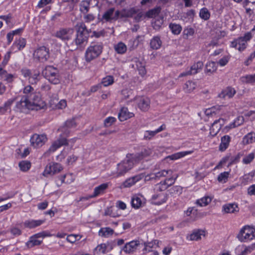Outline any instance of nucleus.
<instances>
[{
	"instance_id": "nucleus-59",
	"label": "nucleus",
	"mask_w": 255,
	"mask_h": 255,
	"mask_svg": "<svg viewBox=\"0 0 255 255\" xmlns=\"http://www.w3.org/2000/svg\"><path fill=\"white\" fill-rule=\"evenodd\" d=\"M163 22V18L161 17H157L154 22H152V26L154 29L158 30L162 25Z\"/></svg>"
},
{
	"instance_id": "nucleus-2",
	"label": "nucleus",
	"mask_w": 255,
	"mask_h": 255,
	"mask_svg": "<svg viewBox=\"0 0 255 255\" xmlns=\"http://www.w3.org/2000/svg\"><path fill=\"white\" fill-rule=\"evenodd\" d=\"M133 157L132 154H128L126 158L117 165L116 170L112 172V175L114 177H119L130 170L136 164Z\"/></svg>"
},
{
	"instance_id": "nucleus-28",
	"label": "nucleus",
	"mask_w": 255,
	"mask_h": 255,
	"mask_svg": "<svg viewBox=\"0 0 255 255\" xmlns=\"http://www.w3.org/2000/svg\"><path fill=\"white\" fill-rule=\"evenodd\" d=\"M174 175H176V174H173V171L171 169L168 170H162L160 171H158L155 173L154 174H151L152 176L151 178V179H156V178H161L162 177H170L172 176H174Z\"/></svg>"
},
{
	"instance_id": "nucleus-15",
	"label": "nucleus",
	"mask_w": 255,
	"mask_h": 255,
	"mask_svg": "<svg viewBox=\"0 0 255 255\" xmlns=\"http://www.w3.org/2000/svg\"><path fill=\"white\" fill-rule=\"evenodd\" d=\"M63 169L61 164L58 163H51L47 165L43 171V175H53L60 172Z\"/></svg>"
},
{
	"instance_id": "nucleus-26",
	"label": "nucleus",
	"mask_w": 255,
	"mask_h": 255,
	"mask_svg": "<svg viewBox=\"0 0 255 255\" xmlns=\"http://www.w3.org/2000/svg\"><path fill=\"white\" fill-rule=\"evenodd\" d=\"M254 250L253 246L239 245L235 249L236 255H248Z\"/></svg>"
},
{
	"instance_id": "nucleus-50",
	"label": "nucleus",
	"mask_w": 255,
	"mask_h": 255,
	"mask_svg": "<svg viewBox=\"0 0 255 255\" xmlns=\"http://www.w3.org/2000/svg\"><path fill=\"white\" fill-rule=\"evenodd\" d=\"M199 16L204 20H208L210 17V12L206 7H203L200 10Z\"/></svg>"
},
{
	"instance_id": "nucleus-36",
	"label": "nucleus",
	"mask_w": 255,
	"mask_h": 255,
	"mask_svg": "<svg viewBox=\"0 0 255 255\" xmlns=\"http://www.w3.org/2000/svg\"><path fill=\"white\" fill-rule=\"evenodd\" d=\"M217 70V63L213 61H209L205 65V73L207 74L211 75L215 73Z\"/></svg>"
},
{
	"instance_id": "nucleus-57",
	"label": "nucleus",
	"mask_w": 255,
	"mask_h": 255,
	"mask_svg": "<svg viewBox=\"0 0 255 255\" xmlns=\"http://www.w3.org/2000/svg\"><path fill=\"white\" fill-rule=\"evenodd\" d=\"M114 78L111 76H108L103 78L102 84L104 86L107 87L112 85L114 83Z\"/></svg>"
},
{
	"instance_id": "nucleus-31",
	"label": "nucleus",
	"mask_w": 255,
	"mask_h": 255,
	"mask_svg": "<svg viewBox=\"0 0 255 255\" xmlns=\"http://www.w3.org/2000/svg\"><path fill=\"white\" fill-rule=\"evenodd\" d=\"M112 249L111 246L108 243L99 245L95 249V252L97 254H105Z\"/></svg>"
},
{
	"instance_id": "nucleus-63",
	"label": "nucleus",
	"mask_w": 255,
	"mask_h": 255,
	"mask_svg": "<svg viewBox=\"0 0 255 255\" xmlns=\"http://www.w3.org/2000/svg\"><path fill=\"white\" fill-rule=\"evenodd\" d=\"M230 60V57L228 56H225L220 59L218 62V64L221 66L223 67L227 64Z\"/></svg>"
},
{
	"instance_id": "nucleus-14",
	"label": "nucleus",
	"mask_w": 255,
	"mask_h": 255,
	"mask_svg": "<svg viewBox=\"0 0 255 255\" xmlns=\"http://www.w3.org/2000/svg\"><path fill=\"white\" fill-rule=\"evenodd\" d=\"M47 139L45 134H34L30 138V142L32 146L37 148L42 146Z\"/></svg>"
},
{
	"instance_id": "nucleus-49",
	"label": "nucleus",
	"mask_w": 255,
	"mask_h": 255,
	"mask_svg": "<svg viewBox=\"0 0 255 255\" xmlns=\"http://www.w3.org/2000/svg\"><path fill=\"white\" fill-rule=\"evenodd\" d=\"M212 201L211 197L205 196L196 201V204L199 206L204 207L208 205Z\"/></svg>"
},
{
	"instance_id": "nucleus-22",
	"label": "nucleus",
	"mask_w": 255,
	"mask_h": 255,
	"mask_svg": "<svg viewBox=\"0 0 255 255\" xmlns=\"http://www.w3.org/2000/svg\"><path fill=\"white\" fill-rule=\"evenodd\" d=\"M205 236V232L202 230H194L193 232L187 235L186 240L190 241H198L202 239V237Z\"/></svg>"
},
{
	"instance_id": "nucleus-60",
	"label": "nucleus",
	"mask_w": 255,
	"mask_h": 255,
	"mask_svg": "<svg viewBox=\"0 0 255 255\" xmlns=\"http://www.w3.org/2000/svg\"><path fill=\"white\" fill-rule=\"evenodd\" d=\"M229 172H224L220 173L218 177V180L220 182L225 183L229 177Z\"/></svg>"
},
{
	"instance_id": "nucleus-32",
	"label": "nucleus",
	"mask_w": 255,
	"mask_h": 255,
	"mask_svg": "<svg viewBox=\"0 0 255 255\" xmlns=\"http://www.w3.org/2000/svg\"><path fill=\"white\" fill-rule=\"evenodd\" d=\"M231 138L228 135H225L221 138V143L219 145V149L221 151H225L229 147Z\"/></svg>"
},
{
	"instance_id": "nucleus-62",
	"label": "nucleus",
	"mask_w": 255,
	"mask_h": 255,
	"mask_svg": "<svg viewBox=\"0 0 255 255\" xmlns=\"http://www.w3.org/2000/svg\"><path fill=\"white\" fill-rule=\"evenodd\" d=\"M155 132L152 130H146L144 132V139L149 140L156 135Z\"/></svg>"
},
{
	"instance_id": "nucleus-47",
	"label": "nucleus",
	"mask_w": 255,
	"mask_h": 255,
	"mask_svg": "<svg viewBox=\"0 0 255 255\" xmlns=\"http://www.w3.org/2000/svg\"><path fill=\"white\" fill-rule=\"evenodd\" d=\"M90 1L88 0H83L80 5V10L83 14H86L89 11Z\"/></svg>"
},
{
	"instance_id": "nucleus-38",
	"label": "nucleus",
	"mask_w": 255,
	"mask_h": 255,
	"mask_svg": "<svg viewBox=\"0 0 255 255\" xmlns=\"http://www.w3.org/2000/svg\"><path fill=\"white\" fill-rule=\"evenodd\" d=\"M162 43L160 37L155 36L150 40V46L152 49L157 50L161 47Z\"/></svg>"
},
{
	"instance_id": "nucleus-17",
	"label": "nucleus",
	"mask_w": 255,
	"mask_h": 255,
	"mask_svg": "<svg viewBox=\"0 0 255 255\" xmlns=\"http://www.w3.org/2000/svg\"><path fill=\"white\" fill-rule=\"evenodd\" d=\"M143 178L146 179L147 176L144 173H140L132 177L128 178L123 183V186L125 188L130 187L135 185L137 182L140 181Z\"/></svg>"
},
{
	"instance_id": "nucleus-55",
	"label": "nucleus",
	"mask_w": 255,
	"mask_h": 255,
	"mask_svg": "<svg viewBox=\"0 0 255 255\" xmlns=\"http://www.w3.org/2000/svg\"><path fill=\"white\" fill-rule=\"evenodd\" d=\"M255 157V154L254 152L250 153L243 158L242 162L245 164H250L252 162Z\"/></svg>"
},
{
	"instance_id": "nucleus-41",
	"label": "nucleus",
	"mask_w": 255,
	"mask_h": 255,
	"mask_svg": "<svg viewBox=\"0 0 255 255\" xmlns=\"http://www.w3.org/2000/svg\"><path fill=\"white\" fill-rule=\"evenodd\" d=\"M242 143L244 145H247L255 142V133L251 132L245 135L242 139Z\"/></svg>"
},
{
	"instance_id": "nucleus-18",
	"label": "nucleus",
	"mask_w": 255,
	"mask_h": 255,
	"mask_svg": "<svg viewBox=\"0 0 255 255\" xmlns=\"http://www.w3.org/2000/svg\"><path fill=\"white\" fill-rule=\"evenodd\" d=\"M139 245V241L133 240L126 243L123 247L122 251L127 254H131L136 251Z\"/></svg>"
},
{
	"instance_id": "nucleus-37",
	"label": "nucleus",
	"mask_w": 255,
	"mask_h": 255,
	"mask_svg": "<svg viewBox=\"0 0 255 255\" xmlns=\"http://www.w3.org/2000/svg\"><path fill=\"white\" fill-rule=\"evenodd\" d=\"M197 87V83L193 81H188L184 84L183 89L186 93H191Z\"/></svg>"
},
{
	"instance_id": "nucleus-21",
	"label": "nucleus",
	"mask_w": 255,
	"mask_h": 255,
	"mask_svg": "<svg viewBox=\"0 0 255 255\" xmlns=\"http://www.w3.org/2000/svg\"><path fill=\"white\" fill-rule=\"evenodd\" d=\"M152 153V150L150 148H146L142 150L140 152L136 154H132V156H133V160L137 164L139 161L150 156Z\"/></svg>"
},
{
	"instance_id": "nucleus-56",
	"label": "nucleus",
	"mask_w": 255,
	"mask_h": 255,
	"mask_svg": "<svg viewBox=\"0 0 255 255\" xmlns=\"http://www.w3.org/2000/svg\"><path fill=\"white\" fill-rule=\"evenodd\" d=\"M255 172L254 171L245 174L242 177L243 183L246 184H247L248 182H252L253 180V178L255 176Z\"/></svg>"
},
{
	"instance_id": "nucleus-8",
	"label": "nucleus",
	"mask_w": 255,
	"mask_h": 255,
	"mask_svg": "<svg viewBox=\"0 0 255 255\" xmlns=\"http://www.w3.org/2000/svg\"><path fill=\"white\" fill-rule=\"evenodd\" d=\"M252 38L251 32H248L244 34V36L239 37L232 41L231 47L235 48L239 51H242L246 48L248 41H250Z\"/></svg>"
},
{
	"instance_id": "nucleus-46",
	"label": "nucleus",
	"mask_w": 255,
	"mask_h": 255,
	"mask_svg": "<svg viewBox=\"0 0 255 255\" xmlns=\"http://www.w3.org/2000/svg\"><path fill=\"white\" fill-rule=\"evenodd\" d=\"M15 101L14 98L8 99L6 101L2 107H0V115L4 114L8 110L10 109V107Z\"/></svg>"
},
{
	"instance_id": "nucleus-35",
	"label": "nucleus",
	"mask_w": 255,
	"mask_h": 255,
	"mask_svg": "<svg viewBox=\"0 0 255 255\" xmlns=\"http://www.w3.org/2000/svg\"><path fill=\"white\" fill-rule=\"evenodd\" d=\"M44 223L41 220H28L24 222V226L26 228L32 229L40 226Z\"/></svg>"
},
{
	"instance_id": "nucleus-42",
	"label": "nucleus",
	"mask_w": 255,
	"mask_h": 255,
	"mask_svg": "<svg viewBox=\"0 0 255 255\" xmlns=\"http://www.w3.org/2000/svg\"><path fill=\"white\" fill-rule=\"evenodd\" d=\"M38 238L35 235H34L32 237H31L28 242L26 243V246L28 248H31L35 246L40 245L42 241L39 240L38 239Z\"/></svg>"
},
{
	"instance_id": "nucleus-7",
	"label": "nucleus",
	"mask_w": 255,
	"mask_h": 255,
	"mask_svg": "<svg viewBox=\"0 0 255 255\" xmlns=\"http://www.w3.org/2000/svg\"><path fill=\"white\" fill-rule=\"evenodd\" d=\"M133 11L131 9L127 14H125L123 12L119 10H115L114 8H111L108 9L102 16L103 20L106 21L111 22L117 20L120 17L131 16V12Z\"/></svg>"
},
{
	"instance_id": "nucleus-64",
	"label": "nucleus",
	"mask_w": 255,
	"mask_h": 255,
	"mask_svg": "<svg viewBox=\"0 0 255 255\" xmlns=\"http://www.w3.org/2000/svg\"><path fill=\"white\" fill-rule=\"evenodd\" d=\"M83 17L86 22H90L91 21H92L95 18V16L91 13L84 14Z\"/></svg>"
},
{
	"instance_id": "nucleus-16",
	"label": "nucleus",
	"mask_w": 255,
	"mask_h": 255,
	"mask_svg": "<svg viewBox=\"0 0 255 255\" xmlns=\"http://www.w3.org/2000/svg\"><path fill=\"white\" fill-rule=\"evenodd\" d=\"M134 100L138 108L143 112L147 111L150 108V100L144 97H136Z\"/></svg>"
},
{
	"instance_id": "nucleus-1",
	"label": "nucleus",
	"mask_w": 255,
	"mask_h": 255,
	"mask_svg": "<svg viewBox=\"0 0 255 255\" xmlns=\"http://www.w3.org/2000/svg\"><path fill=\"white\" fill-rule=\"evenodd\" d=\"M76 126V123L74 119L69 120L65 123V124L62 127L58 129V131L61 132V134L66 136L69 133L70 129L75 128ZM67 144L68 140L66 137L61 134L59 137L52 143L48 149V151L53 152L61 146Z\"/></svg>"
},
{
	"instance_id": "nucleus-58",
	"label": "nucleus",
	"mask_w": 255,
	"mask_h": 255,
	"mask_svg": "<svg viewBox=\"0 0 255 255\" xmlns=\"http://www.w3.org/2000/svg\"><path fill=\"white\" fill-rule=\"evenodd\" d=\"M242 79L243 82L248 83H255V74L247 75L242 77Z\"/></svg>"
},
{
	"instance_id": "nucleus-54",
	"label": "nucleus",
	"mask_w": 255,
	"mask_h": 255,
	"mask_svg": "<svg viewBox=\"0 0 255 255\" xmlns=\"http://www.w3.org/2000/svg\"><path fill=\"white\" fill-rule=\"evenodd\" d=\"M77 34H87V29L85 24L83 22H79L76 25Z\"/></svg>"
},
{
	"instance_id": "nucleus-44",
	"label": "nucleus",
	"mask_w": 255,
	"mask_h": 255,
	"mask_svg": "<svg viewBox=\"0 0 255 255\" xmlns=\"http://www.w3.org/2000/svg\"><path fill=\"white\" fill-rule=\"evenodd\" d=\"M135 66L138 71V73L141 76H144L146 74V71L145 68V63L143 61L137 60L135 62Z\"/></svg>"
},
{
	"instance_id": "nucleus-45",
	"label": "nucleus",
	"mask_w": 255,
	"mask_h": 255,
	"mask_svg": "<svg viewBox=\"0 0 255 255\" xmlns=\"http://www.w3.org/2000/svg\"><path fill=\"white\" fill-rule=\"evenodd\" d=\"M114 234V230L109 228H102L99 231V235L103 237L108 238Z\"/></svg>"
},
{
	"instance_id": "nucleus-24",
	"label": "nucleus",
	"mask_w": 255,
	"mask_h": 255,
	"mask_svg": "<svg viewBox=\"0 0 255 255\" xmlns=\"http://www.w3.org/2000/svg\"><path fill=\"white\" fill-rule=\"evenodd\" d=\"M145 199L142 195L140 194H137L132 197L131 205L133 208L138 209L143 206L145 203Z\"/></svg>"
},
{
	"instance_id": "nucleus-39",
	"label": "nucleus",
	"mask_w": 255,
	"mask_h": 255,
	"mask_svg": "<svg viewBox=\"0 0 255 255\" xmlns=\"http://www.w3.org/2000/svg\"><path fill=\"white\" fill-rule=\"evenodd\" d=\"M108 183H103L96 187L94 189V193L91 196V198L96 197L100 194H103L105 190L108 188Z\"/></svg>"
},
{
	"instance_id": "nucleus-4",
	"label": "nucleus",
	"mask_w": 255,
	"mask_h": 255,
	"mask_svg": "<svg viewBox=\"0 0 255 255\" xmlns=\"http://www.w3.org/2000/svg\"><path fill=\"white\" fill-rule=\"evenodd\" d=\"M43 108V107L37 106L36 104L29 100L26 97H21L20 100L16 102L14 110L18 112L25 113L28 110H38Z\"/></svg>"
},
{
	"instance_id": "nucleus-10",
	"label": "nucleus",
	"mask_w": 255,
	"mask_h": 255,
	"mask_svg": "<svg viewBox=\"0 0 255 255\" xmlns=\"http://www.w3.org/2000/svg\"><path fill=\"white\" fill-rule=\"evenodd\" d=\"M21 72L24 77L27 78L28 82L31 84H36L40 79V72L37 70L23 68Z\"/></svg>"
},
{
	"instance_id": "nucleus-27",
	"label": "nucleus",
	"mask_w": 255,
	"mask_h": 255,
	"mask_svg": "<svg viewBox=\"0 0 255 255\" xmlns=\"http://www.w3.org/2000/svg\"><path fill=\"white\" fill-rule=\"evenodd\" d=\"M236 90L230 87H228L223 90L218 95L219 97L225 100L233 97L236 94Z\"/></svg>"
},
{
	"instance_id": "nucleus-30",
	"label": "nucleus",
	"mask_w": 255,
	"mask_h": 255,
	"mask_svg": "<svg viewBox=\"0 0 255 255\" xmlns=\"http://www.w3.org/2000/svg\"><path fill=\"white\" fill-rule=\"evenodd\" d=\"M26 45V40L23 38H19L15 40L12 46V49L14 52L21 50Z\"/></svg>"
},
{
	"instance_id": "nucleus-51",
	"label": "nucleus",
	"mask_w": 255,
	"mask_h": 255,
	"mask_svg": "<svg viewBox=\"0 0 255 255\" xmlns=\"http://www.w3.org/2000/svg\"><path fill=\"white\" fill-rule=\"evenodd\" d=\"M169 27L172 33L175 35L180 34L182 30L181 26L179 24L175 23H170Z\"/></svg>"
},
{
	"instance_id": "nucleus-23",
	"label": "nucleus",
	"mask_w": 255,
	"mask_h": 255,
	"mask_svg": "<svg viewBox=\"0 0 255 255\" xmlns=\"http://www.w3.org/2000/svg\"><path fill=\"white\" fill-rule=\"evenodd\" d=\"M167 200V194L161 192L159 194H155L153 195L151 198V202L154 205H160L166 202Z\"/></svg>"
},
{
	"instance_id": "nucleus-34",
	"label": "nucleus",
	"mask_w": 255,
	"mask_h": 255,
	"mask_svg": "<svg viewBox=\"0 0 255 255\" xmlns=\"http://www.w3.org/2000/svg\"><path fill=\"white\" fill-rule=\"evenodd\" d=\"M239 207L236 204H227L223 206V211L225 213H235L239 212Z\"/></svg>"
},
{
	"instance_id": "nucleus-33",
	"label": "nucleus",
	"mask_w": 255,
	"mask_h": 255,
	"mask_svg": "<svg viewBox=\"0 0 255 255\" xmlns=\"http://www.w3.org/2000/svg\"><path fill=\"white\" fill-rule=\"evenodd\" d=\"M193 152V150L189 151H183L178 152L175 153L173 154L169 155L166 157L167 159H170V160H175L182 158L187 155L192 154Z\"/></svg>"
},
{
	"instance_id": "nucleus-53",
	"label": "nucleus",
	"mask_w": 255,
	"mask_h": 255,
	"mask_svg": "<svg viewBox=\"0 0 255 255\" xmlns=\"http://www.w3.org/2000/svg\"><path fill=\"white\" fill-rule=\"evenodd\" d=\"M87 34H77V37L75 40V42L77 45L83 44L87 40Z\"/></svg>"
},
{
	"instance_id": "nucleus-43",
	"label": "nucleus",
	"mask_w": 255,
	"mask_h": 255,
	"mask_svg": "<svg viewBox=\"0 0 255 255\" xmlns=\"http://www.w3.org/2000/svg\"><path fill=\"white\" fill-rule=\"evenodd\" d=\"M203 63L201 61H198L194 63L190 68V73L191 74H196L199 72L203 67Z\"/></svg>"
},
{
	"instance_id": "nucleus-25",
	"label": "nucleus",
	"mask_w": 255,
	"mask_h": 255,
	"mask_svg": "<svg viewBox=\"0 0 255 255\" xmlns=\"http://www.w3.org/2000/svg\"><path fill=\"white\" fill-rule=\"evenodd\" d=\"M134 116V114L129 112L128 108L125 107L122 108L118 114V118L121 122L125 121Z\"/></svg>"
},
{
	"instance_id": "nucleus-3",
	"label": "nucleus",
	"mask_w": 255,
	"mask_h": 255,
	"mask_svg": "<svg viewBox=\"0 0 255 255\" xmlns=\"http://www.w3.org/2000/svg\"><path fill=\"white\" fill-rule=\"evenodd\" d=\"M103 46L99 42H92L86 49L85 59L86 62H90L98 57L103 51Z\"/></svg>"
},
{
	"instance_id": "nucleus-48",
	"label": "nucleus",
	"mask_w": 255,
	"mask_h": 255,
	"mask_svg": "<svg viewBox=\"0 0 255 255\" xmlns=\"http://www.w3.org/2000/svg\"><path fill=\"white\" fill-rule=\"evenodd\" d=\"M160 12V8L159 7H156L147 11L145 13V15L147 18H155L158 15Z\"/></svg>"
},
{
	"instance_id": "nucleus-6",
	"label": "nucleus",
	"mask_w": 255,
	"mask_h": 255,
	"mask_svg": "<svg viewBox=\"0 0 255 255\" xmlns=\"http://www.w3.org/2000/svg\"><path fill=\"white\" fill-rule=\"evenodd\" d=\"M237 238L241 242H249L255 240V228L250 226H245L241 229Z\"/></svg>"
},
{
	"instance_id": "nucleus-29",
	"label": "nucleus",
	"mask_w": 255,
	"mask_h": 255,
	"mask_svg": "<svg viewBox=\"0 0 255 255\" xmlns=\"http://www.w3.org/2000/svg\"><path fill=\"white\" fill-rule=\"evenodd\" d=\"M158 241L153 240L150 242L144 243L143 249V254H147L152 251H155L154 249L158 246Z\"/></svg>"
},
{
	"instance_id": "nucleus-20",
	"label": "nucleus",
	"mask_w": 255,
	"mask_h": 255,
	"mask_svg": "<svg viewBox=\"0 0 255 255\" xmlns=\"http://www.w3.org/2000/svg\"><path fill=\"white\" fill-rule=\"evenodd\" d=\"M50 107L55 109H63L67 106V102L65 100H61L58 102L57 95L51 98L49 102Z\"/></svg>"
},
{
	"instance_id": "nucleus-19",
	"label": "nucleus",
	"mask_w": 255,
	"mask_h": 255,
	"mask_svg": "<svg viewBox=\"0 0 255 255\" xmlns=\"http://www.w3.org/2000/svg\"><path fill=\"white\" fill-rule=\"evenodd\" d=\"M224 123V120L222 118L215 121L210 128L209 133L210 136L211 137L216 136L220 130Z\"/></svg>"
},
{
	"instance_id": "nucleus-5",
	"label": "nucleus",
	"mask_w": 255,
	"mask_h": 255,
	"mask_svg": "<svg viewBox=\"0 0 255 255\" xmlns=\"http://www.w3.org/2000/svg\"><path fill=\"white\" fill-rule=\"evenodd\" d=\"M24 95L22 97H25L29 100L36 104L37 106L39 107H43L45 106V103L41 99L39 93L35 92L34 89L30 85H27L23 89Z\"/></svg>"
},
{
	"instance_id": "nucleus-61",
	"label": "nucleus",
	"mask_w": 255,
	"mask_h": 255,
	"mask_svg": "<svg viewBox=\"0 0 255 255\" xmlns=\"http://www.w3.org/2000/svg\"><path fill=\"white\" fill-rule=\"evenodd\" d=\"M116 121V119L113 117H109L104 120V125L106 127L111 126Z\"/></svg>"
},
{
	"instance_id": "nucleus-40",
	"label": "nucleus",
	"mask_w": 255,
	"mask_h": 255,
	"mask_svg": "<svg viewBox=\"0 0 255 255\" xmlns=\"http://www.w3.org/2000/svg\"><path fill=\"white\" fill-rule=\"evenodd\" d=\"M115 51L119 54H125L127 50V46L123 42H119L114 46Z\"/></svg>"
},
{
	"instance_id": "nucleus-52",
	"label": "nucleus",
	"mask_w": 255,
	"mask_h": 255,
	"mask_svg": "<svg viewBox=\"0 0 255 255\" xmlns=\"http://www.w3.org/2000/svg\"><path fill=\"white\" fill-rule=\"evenodd\" d=\"M18 166L21 171L26 172L30 169L31 163L28 161H21L19 162Z\"/></svg>"
},
{
	"instance_id": "nucleus-12",
	"label": "nucleus",
	"mask_w": 255,
	"mask_h": 255,
	"mask_svg": "<svg viewBox=\"0 0 255 255\" xmlns=\"http://www.w3.org/2000/svg\"><path fill=\"white\" fill-rule=\"evenodd\" d=\"M178 177V175H174L170 177L166 178L164 180L161 181L159 183H157L155 186V190L156 192H162L165 191L169 186L173 185L176 179Z\"/></svg>"
},
{
	"instance_id": "nucleus-11",
	"label": "nucleus",
	"mask_w": 255,
	"mask_h": 255,
	"mask_svg": "<svg viewBox=\"0 0 255 255\" xmlns=\"http://www.w3.org/2000/svg\"><path fill=\"white\" fill-rule=\"evenodd\" d=\"M33 56L35 60L44 62L47 60L49 57V49L45 46L40 47L34 51Z\"/></svg>"
},
{
	"instance_id": "nucleus-9",
	"label": "nucleus",
	"mask_w": 255,
	"mask_h": 255,
	"mask_svg": "<svg viewBox=\"0 0 255 255\" xmlns=\"http://www.w3.org/2000/svg\"><path fill=\"white\" fill-rule=\"evenodd\" d=\"M43 74L50 83L53 84H57L60 82L58 71L53 66H46L43 71Z\"/></svg>"
},
{
	"instance_id": "nucleus-13",
	"label": "nucleus",
	"mask_w": 255,
	"mask_h": 255,
	"mask_svg": "<svg viewBox=\"0 0 255 255\" xmlns=\"http://www.w3.org/2000/svg\"><path fill=\"white\" fill-rule=\"evenodd\" d=\"M74 33V30L70 28H62L59 29L55 34V36L64 42H67L71 39Z\"/></svg>"
}]
</instances>
